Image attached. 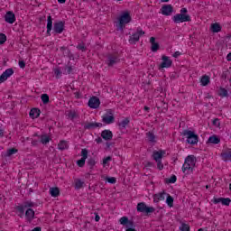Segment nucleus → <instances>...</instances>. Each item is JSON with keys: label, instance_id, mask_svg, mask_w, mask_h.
<instances>
[{"label": "nucleus", "instance_id": "nucleus-26", "mask_svg": "<svg viewBox=\"0 0 231 231\" xmlns=\"http://www.w3.org/2000/svg\"><path fill=\"white\" fill-rule=\"evenodd\" d=\"M130 122L131 120H129V117H125L124 120L118 123L117 125L121 131H124V129L129 125Z\"/></svg>", "mask_w": 231, "mask_h": 231}, {"label": "nucleus", "instance_id": "nucleus-61", "mask_svg": "<svg viewBox=\"0 0 231 231\" xmlns=\"http://www.w3.org/2000/svg\"><path fill=\"white\" fill-rule=\"evenodd\" d=\"M31 143H32V145H33L35 147V146L39 145V140H32Z\"/></svg>", "mask_w": 231, "mask_h": 231}, {"label": "nucleus", "instance_id": "nucleus-5", "mask_svg": "<svg viewBox=\"0 0 231 231\" xmlns=\"http://www.w3.org/2000/svg\"><path fill=\"white\" fill-rule=\"evenodd\" d=\"M189 162L194 163V155H189L186 157L184 164L182 165V171H187V174H189V171H190V172L194 171V168L189 163Z\"/></svg>", "mask_w": 231, "mask_h": 231}, {"label": "nucleus", "instance_id": "nucleus-31", "mask_svg": "<svg viewBox=\"0 0 231 231\" xmlns=\"http://www.w3.org/2000/svg\"><path fill=\"white\" fill-rule=\"evenodd\" d=\"M40 139H41V143H42L43 145H46V144H48V143H50V140H51V138H50V136L49 135H47V134H42V135H40Z\"/></svg>", "mask_w": 231, "mask_h": 231}, {"label": "nucleus", "instance_id": "nucleus-23", "mask_svg": "<svg viewBox=\"0 0 231 231\" xmlns=\"http://www.w3.org/2000/svg\"><path fill=\"white\" fill-rule=\"evenodd\" d=\"M102 123H87L84 125V129L91 130V129H97V127H102Z\"/></svg>", "mask_w": 231, "mask_h": 231}, {"label": "nucleus", "instance_id": "nucleus-25", "mask_svg": "<svg viewBox=\"0 0 231 231\" xmlns=\"http://www.w3.org/2000/svg\"><path fill=\"white\" fill-rule=\"evenodd\" d=\"M29 116H31V118H32V120L35 118H39V116H41V109H39V108L31 109V111L29 113Z\"/></svg>", "mask_w": 231, "mask_h": 231}, {"label": "nucleus", "instance_id": "nucleus-37", "mask_svg": "<svg viewBox=\"0 0 231 231\" xmlns=\"http://www.w3.org/2000/svg\"><path fill=\"white\" fill-rule=\"evenodd\" d=\"M221 156L224 162H227V160H231V151L222 152Z\"/></svg>", "mask_w": 231, "mask_h": 231}, {"label": "nucleus", "instance_id": "nucleus-32", "mask_svg": "<svg viewBox=\"0 0 231 231\" xmlns=\"http://www.w3.org/2000/svg\"><path fill=\"white\" fill-rule=\"evenodd\" d=\"M166 203L168 205V207H170V208H172V207H174V198H172V196H171L170 194L166 193Z\"/></svg>", "mask_w": 231, "mask_h": 231}, {"label": "nucleus", "instance_id": "nucleus-44", "mask_svg": "<svg viewBox=\"0 0 231 231\" xmlns=\"http://www.w3.org/2000/svg\"><path fill=\"white\" fill-rule=\"evenodd\" d=\"M77 49L79 50V51H88V47H86L85 43L78 44Z\"/></svg>", "mask_w": 231, "mask_h": 231}, {"label": "nucleus", "instance_id": "nucleus-21", "mask_svg": "<svg viewBox=\"0 0 231 231\" xmlns=\"http://www.w3.org/2000/svg\"><path fill=\"white\" fill-rule=\"evenodd\" d=\"M60 51H66V54H64V57H69V59L70 60H75V55H73V53H71V51L68 47L62 46V47L60 48Z\"/></svg>", "mask_w": 231, "mask_h": 231}, {"label": "nucleus", "instance_id": "nucleus-30", "mask_svg": "<svg viewBox=\"0 0 231 231\" xmlns=\"http://www.w3.org/2000/svg\"><path fill=\"white\" fill-rule=\"evenodd\" d=\"M146 138H148V142L151 143H156V135L152 132L146 133Z\"/></svg>", "mask_w": 231, "mask_h": 231}, {"label": "nucleus", "instance_id": "nucleus-34", "mask_svg": "<svg viewBox=\"0 0 231 231\" xmlns=\"http://www.w3.org/2000/svg\"><path fill=\"white\" fill-rule=\"evenodd\" d=\"M211 32H213V33H219V32H221V25L217 23H212Z\"/></svg>", "mask_w": 231, "mask_h": 231}, {"label": "nucleus", "instance_id": "nucleus-58", "mask_svg": "<svg viewBox=\"0 0 231 231\" xmlns=\"http://www.w3.org/2000/svg\"><path fill=\"white\" fill-rule=\"evenodd\" d=\"M188 163H189L191 167H194V165H196V157L193 155V162H188Z\"/></svg>", "mask_w": 231, "mask_h": 231}, {"label": "nucleus", "instance_id": "nucleus-41", "mask_svg": "<svg viewBox=\"0 0 231 231\" xmlns=\"http://www.w3.org/2000/svg\"><path fill=\"white\" fill-rule=\"evenodd\" d=\"M177 180L178 178L176 177V175H171L170 179H165V183H174L175 181H177Z\"/></svg>", "mask_w": 231, "mask_h": 231}, {"label": "nucleus", "instance_id": "nucleus-12", "mask_svg": "<svg viewBox=\"0 0 231 231\" xmlns=\"http://www.w3.org/2000/svg\"><path fill=\"white\" fill-rule=\"evenodd\" d=\"M162 62L159 66V69H163V68H171L172 66V60L169 59L168 56L162 55Z\"/></svg>", "mask_w": 231, "mask_h": 231}, {"label": "nucleus", "instance_id": "nucleus-20", "mask_svg": "<svg viewBox=\"0 0 231 231\" xmlns=\"http://www.w3.org/2000/svg\"><path fill=\"white\" fill-rule=\"evenodd\" d=\"M51 30H53V18H51V15H49L47 17V35H51Z\"/></svg>", "mask_w": 231, "mask_h": 231}, {"label": "nucleus", "instance_id": "nucleus-48", "mask_svg": "<svg viewBox=\"0 0 231 231\" xmlns=\"http://www.w3.org/2000/svg\"><path fill=\"white\" fill-rule=\"evenodd\" d=\"M6 42V34L0 32V44Z\"/></svg>", "mask_w": 231, "mask_h": 231}, {"label": "nucleus", "instance_id": "nucleus-22", "mask_svg": "<svg viewBox=\"0 0 231 231\" xmlns=\"http://www.w3.org/2000/svg\"><path fill=\"white\" fill-rule=\"evenodd\" d=\"M150 42L152 44L151 51L156 52L160 50V43L156 42V38L151 37Z\"/></svg>", "mask_w": 231, "mask_h": 231}, {"label": "nucleus", "instance_id": "nucleus-40", "mask_svg": "<svg viewBox=\"0 0 231 231\" xmlns=\"http://www.w3.org/2000/svg\"><path fill=\"white\" fill-rule=\"evenodd\" d=\"M218 95L222 97H228V90H226L225 88H220Z\"/></svg>", "mask_w": 231, "mask_h": 231}, {"label": "nucleus", "instance_id": "nucleus-27", "mask_svg": "<svg viewBox=\"0 0 231 231\" xmlns=\"http://www.w3.org/2000/svg\"><path fill=\"white\" fill-rule=\"evenodd\" d=\"M221 143V139L219 138V136L214 134L211 135L208 140V143H213L214 145H217V143Z\"/></svg>", "mask_w": 231, "mask_h": 231}, {"label": "nucleus", "instance_id": "nucleus-62", "mask_svg": "<svg viewBox=\"0 0 231 231\" xmlns=\"http://www.w3.org/2000/svg\"><path fill=\"white\" fill-rule=\"evenodd\" d=\"M96 142H97V143H102V137H97V139H96Z\"/></svg>", "mask_w": 231, "mask_h": 231}, {"label": "nucleus", "instance_id": "nucleus-60", "mask_svg": "<svg viewBox=\"0 0 231 231\" xmlns=\"http://www.w3.org/2000/svg\"><path fill=\"white\" fill-rule=\"evenodd\" d=\"M180 55H181V52H180V51H175V52L173 53V57H174L175 59H178V58L180 57Z\"/></svg>", "mask_w": 231, "mask_h": 231}, {"label": "nucleus", "instance_id": "nucleus-45", "mask_svg": "<svg viewBox=\"0 0 231 231\" xmlns=\"http://www.w3.org/2000/svg\"><path fill=\"white\" fill-rule=\"evenodd\" d=\"M119 223L123 226H126L127 223H129V217H121L119 220Z\"/></svg>", "mask_w": 231, "mask_h": 231}, {"label": "nucleus", "instance_id": "nucleus-24", "mask_svg": "<svg viewBox=\"0 0 231 231\" xmlns=\"http://www.w3.org/2000/svg\"><path fill=\"white\" fill-rule=\"evenodd\" d=\"M25 217H26L27 220L29 221V223H32V221H33V219L35 217V211H33V209H32V208H28L25 211Z\"/></svg>", "mask_w": 231, "mask_h": 231}, {"label": "nucleus", "instance_id": "nucleus-33", "mask_svg": "<svg viewBox=\"0 0 231 231\" xmlns=\"http://www.w3.org/2000/svg\"><path fill=\"white\" fill-rule=\"evenodd\" d=\"M201 86H208L210 84V77L204 75L200 79Z\"/></svg>", "mask_w": 231, "mask_h": 231}, {"label": "nucleus", "instance_id": "nucleus-56", "mask_svg": "<svg viewBox=\"0 0 231 231\" xmlns=\"http://www.w3.org/2000/svg\"><path fill=\"white\" fill-rule=\"evenodd\" d=\"M18 64L22 69H24V68H26V62H24V60H20Z\"/></svg>", "mask_w": 231, "mask_h": 231}, {"label": "nucleus", "instance_id": "nucleus-42", "mask_svg": "<svg viewBox=\"0 0 231 231\" xmlns=\"http://www.w3.org/2000/svg\"><path fill=\"white\" fill-rule=\"evenodd\" d=\"M53 71L56 79H60V77H62V70H60L59 68L54 69Z\"/></svg>", "mask_w": 231, "mask_h": 231}, {"label": "nucleus", "instance_id": "nucleus-38", "mask_svg": "<svg viewBox=\"0 0 231 231\" xmlns=\"http://www.w3.org/2000/svg\"><path fill=\"white\" fill-rule=\"evenodd\" d=\"M82 187H84V181H82L80 179L76 180L75 181V189H77V190L82 189Z\"/></svg>", "mask_w": 231, "mask_h": 231}, {"label": "nucleus", "instance_id": "nucleus-4", "mask_svg": "<svg viewBox=\"0 0 231 231\" xmlns=\"http://www.w3.org/2000/svg\"><path fill=\"white\" fill-rule=\"evenodd\" d=\"M172 21L175 24H180V23H190L192 19L189 14H177L173 16Z\"/></svg>", "mask_w": 231, "mask_h": 231}, {"label": "nucleus", "instance_id": "nucleus-11", "mask_svg": "<svg viewBox=\"0 0 231 231\" xmlns=\"http://www.w3.org/2000/svg\"><path fill=\"white\" fill-rule=\"evenodd\" d=\"M88 107L91 109H98L100 107V98L97 97H92L88 100Z\"/></svg>", "mask_w": 231, "mask_h": 231}, {"label": "nucleus", "instance_id": "nucleus-13", "mask_svg": "<svg viewBox=\"0 0 231 231\" xmlns=\"http://www.w3.org/2000/svg\"><path fill=\"white\" fill-rule=\"evenodd\" d=\"M161 12L162 14V15H171L172 12H174V7H172V5H162Z\"/></svg>", "mask_w": 231, "mask_h": 231}, {"label": "nucleus", "instance_id": "nucleus-51", "mask_svg": "<svg viewBox=\"0 0 231 231\" xmlns=\"http://www.w3.org/2000/svg\"><path fill=\"white\" fill-rule=\"evenodd\" d=\"M125 226H126V229H128V228H134V226H136L134 225V222L133 220H128V223L125 225Z\"/></svg>", "mask_w": 231, "mask_h": 231}, {"label": "nucleus", "instance_id": "nucleus-59", "mask_svg": "<svg viewBox=\"0 0 231 231\" xmlns=\"http://www.w3.org/2000/svg\"><path fill=\"white\" fill-rule=\"evenodd\" d=\"M188 12L189 11L187 10V8H182V9H180V14H182V15H187Z\"/></svg>", "mask_w": 231, "mask_h": 231}, {"label": "nucleus", "instance_id": "nucleus-1", "mask_svg": "<svg viewBox=\"0 0 231 231\" xmlns=\"http://www.w3.org/2000/svg\"><path fill=\"white\" fill-rule=\"evenodd\" d=\"M182 136H186L187 143H189V145H196L198 142H199V136L196 134L195 131H190V130H183L181 133Z\"/></svg>", "mask_w": 231, "mask_h": 231}, {"label": "nucleus", "instance_id": "nucleus-6", "mask_svg": "<svg viewBox=\"0 0 231 231\" xmlns=\"http://www.w3.org/2000/svg\"><path fill=\"white\" fill-rule=\"evenodd\" d=\"M142 35H145V32H143L141 28H137L136 32L132 34L129 38L130 44H136V42L140 41V37H142Z\"/></svg>", "mask_w": 231, "mask_h": 231}, {"label": "nucleus", "instance_id": "nucleus-7", "mask_svg": "<svg viewBox=\"0 0 231 231\" xmlns=\"http://www.w3.org/2000/svg\"><path fill=\"white\" fill-rule=\"evenodd\" d=\"M120 62V59L118 58V55L116 54H108L106 56V64L109 68H113L115 64H118Z\"/></svg>", "mask_w": 231, "mask_h": 231}, {"label": "nucleus", "instance_id": "nucleus-15", "mask_svg": "<svg viewBox=\"0 0 231 231\" xmlns=\"http://www.w3.org/2000/svg\"><path fill=\"white\" fill-rule=\"evenodd\" d=\"M213 203H215V205H217V203H222V205L226 206V207H229L230 203H231V199L230 198H214L213 199Z\"/></svg>", "mask_w": 231, "mask_h": 231}, {"label": "nucleus", "instance_id": "nucleus-46", "mask_svg": "<svg viewBox=\"0 0 231 231\" xmlns=\"http://www.w3.org/2000/svg\"><path fill=\"white\" fill-rule=\"evenodd\" d=\"M15 152H17V149L11 148V149L7 150L5 156H12V155L15 154Z\"/></svg>", "mask_w": 231, "mask_h": 231}, {"label": "nucleus", "instance_id": "nucleus-63", "mask_svg": "<svg viewBox=\"0 0 231 231\" xmlns=\"http://www.w3.org/2000/svg\"><path fill=\"white\" fill-rule=\"evenodd\" d=\"M154 165V163L148 162L145 165V167H152Z\"/></svg>", "mask_w": 231, "mask_h": 231}, {"label": "nucleus", "instance_id": "nucleus-57", "mask_svg": "<svg viewBox=\"0 0 231 231\" xmlns=\"http://www.w3.org/2000/svg\"><path fill=\"white\" fill-rule=\"evenodd\" d=\"M77 114L75 112H69V118H71L73 120V118H76Z\"/></svg>", "mask_w": 231, "mask_h": 231}, {"label": "nucleus", "instance_id": "nucleus-49", "mask_svg": "<svg viewBox=\"0 0 231 231\" xmlns=\"http://www.w3.org/2000/svg\"><path fill=\"white\" fill-rule=\"evenodd\" d=\"M106 180L108 181V183H111L112 185L116 183V178L115 177H106Z\"/></svg>", "mask_w": 231, "mask_h": 231}, {"label": "nucleus", "instance_id": "nucleus-19", "mask_svg": "<svg viewBox=\"0 0 231 231\" xmlns=\"http://www.w3.org/2000/svg\"><path fill=\"white\" fill-rule=\"evenodd\" d=\"M101 137L103 140L109 142V140H113V132L111 130H104L101 133Z\"/></svg>", "mask_w": 231, "mask_h": 231}, {"label": "nucleus", "instance_id": "nucleus-55", "mask_svg": "<svg viewBox=\"0 0 231 231\" xmlns=\"http://www.w3.org/2000/svg\"><path fill=\"white\" fill-rule=\"evenodd\" d=\"M111 160H112L111 156L105 157L103 159V165H107V162H111Z\"/></svg>", "mask_w": 231, "mask_h": 231}, {"label": "nucleus", "instance_id": "nucleus-9", "mask_svg": "<svg viewBox=\"0 0 231 231\" xmlns=\"http://www.w3.org/2000/svg\"><path fill=\"white\" fill-rule=\"evenodd\" d=\"M33 207H36L35 202L25 201L23 203V205L17 206L16 210H18V212H20V214H24L25 208H33Z\"/></svg>", "mask_w": 231, "mask_h": 231}, {"label": "nucleus", "instance_id": "nucleus-43", "mask_svg": "<svg viewBox=\"0 0 231 231\" xmlns=\"http://www.w3.org/2000/svg\"><path fill=\"white\" fill-rule=\"evenodd\" d=\"M87 163H88V165H89L90 169H93V167H94L95 165H97V162H96L95 159H93V158L88 159Z\"/></svg>", "mask_w": 231, "mask_h": 231}, {"label": "nucleus", "instance_id": "nucleus-29", "mask_svg": "<svg viewBox=\"0 0 231 231\" xmlns=\"http://www.w3.org/2000/svg\"><path fill=\"white\" fill-rule=\"evenodd\" d=\"M69 146L68 145V142L65 140H61L60 141V143H58V149L60 151H66V149H68Z\"/></svg>", "mask_w": 231, "mask_h": 231}, {"label": "nucleus", "instance_id": "nucleus-47", "mask_svg": "<svg viewBox=\"0 0 231 231\" xmlns=\"http://www.w3.org/2000/svg\"><path fill=\"white\" fill-rule=\"evenodd\" d=\"M180 231H190V226L185 223L181 224V226L180 227Z\"/></svg>", "mask_w": 231, "mask_h": 231}, {"label": "nucleus", "instance_id": "nucleus-54", "mask_svg": "<svg viewBox=\"0 0 231 231\" xmlns=\"http://www.w3.org/2000/svg\"><path fill=\"white\" fill-rule=\"evenodd\" d=\"M213 125H215V127H219L221 125V123L219 122V119L215 118L213 120Z\"/></svg>", "mask_w": 231, "mask_h": 231}, {"label": "nucleus", "instance_id": "nucleus-35", "mask_svg": "<svg viewBox=\"0 0 231 231\" xmlns=\"http://www.w3.org/2000/svg\"><path fill=\"white\" fill-rule=\"evenodd\" d=\"M75 69H73V66L71 65H65L64 67V75H71L73 73Z\"/></svg>", "mask_w": 231, "mask_h": 231}, {"label": "nucleus", "instance_id": "nucleus-14", "mask_svg": "<svg viewBox=\"0 0 231 231\" xmlns=\"http://www.w3.org/2000/svg\"><path fill=\"white\" fill-rule=\"evenodd\" d=\"M14 73V69H5L3 74L0 76V84H3V82H5V80L8 79V78L12 77Z\"/></svg>", "mask_w": 231, "mask_h": 231}, {"label": "nucleus", "instance_id": "nucleus-28", "mask_svg": "<svg viewBox=\"0 0 231 231\" xmlns=\"http://www.w3.org/2000/svg\"><path fill=\"white\" fill-rule=\"evenodd\" d=\"M50 194L52 198H59L60 195V189L58 187L51 188Z\"/></svg>", "mask_w": 231, "mask_h": 231}, {"label": "nucleus", "instance_id": "nucleus-50", "mask_svg": "<svg viewBox=\"0 0 231 231\" xmlns=\"http://www.w3.org/2000/svg\"><path fill=\"white\" fill-rule=\"evenodd\" d=\"M81 156L83 160H88V149L81 150Z\"/></svg>", "mask_w": 231, "mask_h": 231}, {"label": "nucleus", "instance_id": "nucleus-52", "mask_svg": "<svg viewBox=\"0 0 231 231\" xmlns=\"http://www.w3.org/2000/svg\"><path fill=\"white\" fill-rule=\"evenodd\" d=\"M77 165L79 167H84V165H86V159H80L79 161H77Z\"/></svg>", "mask_w": 231, "mask_h": 231}, {"label": "nucleus", "instance_id": "nucleus-53", "mask_svg": "<svg viewBox=\"0 0 231 231\" xmlns=\"http://www.w3.org/2000/svg\"><path fill=\"white\" fill-rule=\"evenodd\" d=\"M157 163V169H159V171H163V163L162 162V161H155Z\"/></svg>", "mask_w": 231, "mask_h": 231}, {"label": "nucleus", "instance_id": "nucleus-16", "mask_svg": "<svg viewBox=\"0 0 231 231\" xmlns=\"http://www.w3.org/2000/svg\"><path fill=\"white\" fill-rule=\"evenodd\" d=\"M5 23H8L9 24H14L15 23V14L12 11H8L5 15Z\"/></svg>", "mask_w": 231, "mask_h": 231}, {"label": "nucleus", "instance_id": "nucleus-10", "mask_svg": "<svg viewBox=\"0 0 231 231\" xmlns=\"http://www.w3.org/2000/svg\"><path fill=\"white\" fill-rule=\"evenodd\" d=\"M102 122L104 124L109 125L115 123V115H113V112L111 110L107 111L103 116H102Z\"/></svg>", "mask_w": 231, "mask_h": 231}, {"label": "nucleus", "instance_id": "nucleus-64", "mask_svg": "<svg viewBox=\"0 0 231 231\" xmlns=\"http://www.w3.org/2000/svg\"><path fill=\"white\" fill-rule=\"evenodd\" d=\"M226 60H227L228 61H231V52H229V53L227 54Z\"/></svg>", "mask_w": 231, "mask_h": 231}, {"label": "nucleus", "instance_id": "nucleus-39", "mask_svg": "<svg viewBox=\"0 0 231 231\" xmlns=\"http://www.w3.org/2000/svg\"><path fill=\"white\" fill-rule=\"evenodd\" d=\"M42 102L46 106V104H50V96L48 94H42L41 96Z\"/></svg>", "mask_w": 231, "mask_h": 231}, {"label": "nucleus", "instance_id": "nucleus-36", "mask_svg": "<svg viewBox=\"0 0 231 231\" xmlns=\"http://www.w3.org/2000/svg\"><path fill=\"white\" fill-rule=\"evenodd\" d=\"M221 79L225 80L226 82L227 80H231L230 79V71H228V70L223 71L222 74H221Z\"/></svg>", "mask_w": 231, "mask_h": 231}, {"label": "nucleus", "instance_id": "nucleus-18", "mask_svg": "<svg viewBox=\"0 0 231 231\" xmlns=\"http://www.w3.org/2000/svg\"><path fill=\"white\" fill-rule=\"evenodd\" d=\"M163 154H165V151H154L152 155V158H153L155 162H160L162 160Z\"/></svg>", "mask_w": 231, "mask_h": 231}, {"label": "nucleus", "instance_id": "nucleus-2", "mask_svg": "<svg viewBox=\"0 0 231 231\" xmlns=\"http://www.w3.org/2000/svg\"><path fill=\"white\" fill-rule=\"evenodd\" d=\"M131 21L132 18L129 12L123 13L119 18L118 30H124V28H125V24H129Z\"/></svg>", "mask_w": 231, "mask_h": 231}, {"label": "nucleus", "instance_id": "nucleus-3", "mask_svg": "<svg viewBox=\"0 0 231 231\" xmlns=\"http://www.w3.org/2000/svg\"><path fill=\"white\" fill-rule=\"evenodd\" d=\"M156 211V208L152 207H148L145 202H139L137 204V212H141L142 214H152Z\"/></svg>", "mask_w": 231, "mask_h": 231}, {"label": "nucleus", "instance_id": "nucleus-17", "mask_svg": "<svg viewBox=\"0 0 231 231\" xmlns=\"http://www.w3.org/2000/svg\"><path fill=\"white\" fill-rule=\"evenodd\" d=\"M165 196H167V192L162 191L153 195V203H160V201L165 200Z\"/></svg>", "mask_w": 231, "mask_h": 231}, {"label": "nucleus", "instance_id": "nucleus-8", "mask_svg": "<svg viewBox=\"0 0 231 231\" xmlns=\"http://www.w3.org/2000/svg\"><path fill=\"white\" fill-rule=\"evenodd\" d=\"M66 26V22L64 21H58L53 23V32L54 33L60 34L64 32V28Z\"/></svg>", "mask_w": 231, "mask_h": 231}]
</instances>
